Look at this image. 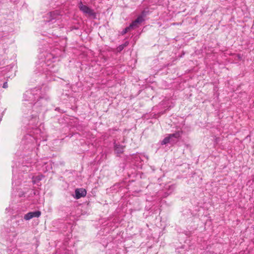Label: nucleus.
<instances>
[{
	"label": "nucleus",
	"mask_w": 254,
	"mask_h": 254,
	"mask_svg": "<svg viewBox=\"0 0 254 254\" xmlns=\"http://www.w3.org/2000/svg\"><path fill=\"white\" fill-rule=\"evenodd\" d=\"M78 7L79 9L84 14L87 15L89 16H92L94 17H95L96 13L94 10L89 8L88 6L84 5L82 2H80L79 3Z\"/></svg>",
	"instance_id": "obj_1"
},
{
	"label": "nucleus",
	"mask_w": 254,
	"mask_h": 254,
	"mask_svg": "<svg viewBox=\"0 0 254 254\" xmlns=\"http://www.w3.org/2000/svg\"><path fill=\"white\" fill-rule=\"evenodd\" d=\"M143 20L144 19L143 16L140 15L138 16V17L130 24L129 26L125 29L124 33H126L129 31L131 28H132L133 27L137 26V25L138 23H141Z\"/></svg>",
	"instance_id": "obj_2"
},
{
	"label": "nucleus",
	"mask_w": 254,
	"mask_h": 254,
	"mask_svg": "<svg viewBox=\"0 0 254 254\" xmlns=\"http://www.w3.org/2000/svg\"><path fill=\"white\" fill-rule=\"evenodd\" d=\"M41 213L40 211L30 212L25 215L24 219L26 220H28L33 217H39L41 215Z\"/></svg>",
	"instance_id": "obj_3"
},
{
	"label": "nucleus",
	"mask_w": 254,
	"mask_h": 254,
	"mask_svg": "<svg viewBox=\"0 0 254 254\" xmlns=\"http://www.w3.org/2000/svg\"><path fill=\"white\" fill-rule=\"evenodd\" d=\"M75 198L79 199L81 197L86 196L87 192L85 189H77L75 190Z\"/></svg>",
	"instance_id": "obj_4"
},
{
	"label": "nucleus",
	"mask_w": 254,
	"mask_h": 254,
	"mask_svg": "<svg viewBox=\"0 0 254 254\" xmlns=\"http://www.w3.org/2000/svg\"><path fill=\"white\" fill-rule=\"evenodd\" d=\"M124 147L120 145H115V151L118 154H121L124 151Z\"/></svg>",
	"instance_id": "obj_5"
},
{
	"label": "nucleus",
	"mask_w": 254,
	"mask_h": 254,
	"mask_svg": "<svg viewBox=\"0 0 254 254\" xmlns=\"http://www.w3.org/2000/svg\"><path fill=\"white\" fill-rule=\"evenodd\" d=\"M172 141H174L173 139H171V137L169 135H168L167 136L164 138V139L162 141L161 144L162 145H165L167 144L170 142H171Z\"/></svg>",
	"instance_id": "obj_6"
},
{
	"label": "nucleus",
	"mask_w": 254,
	"mask_h": 254,
	"mask_svg": "<svg viewBox=\"0 0 254 254\" xmlns=\"http://www.w3.org/2000/svg\"><path fill=\"white\" fill-rule=\"evenodd\" d=\"M182 131H178L174 133L169 134V135H170V136L171 137L172 139H173V138H175L178 139L181 137V136L182 135Z\"/></svg>",
	"instance_id": "obj_7"
},
{
	"label": "nucleus",
	"mask_w": 254,
	"mask_h": 254,
	"mask_svg": "<svg viewBox=\"0 0 254 254\" xmlns=\"http://www.w3.org/2000/svg\"><path fill=\"white\" fill-rule=\"evenodd\" d=\"M124 46H121L120 47V50H122V49L124 48Z\"/></svg>",
	"instance_id": "obj_8"
},
{
	"label": "nucleus",
	"mask_w": 254,
	"mask_h": 254,
	"mask_svg": "<svg viewBox=\"0 0 254 254\" xmlns=\"http://www.w3.org/2000/svg\"><path fill=\"white\" fill-rule=\"evenodd\" d=\"M6 86H7V85H6V83H4V84H3V87L5 88V87H6Z\"/></svg>",
	"instance_id": "obj_9"
},
{
	"label": "nucleus",
	"mask_w": 254,
	"mask_h": 254,
	"mask_svg": "<svg viewBox=\"0 0 254 254\" xmlns=\"http://www.w3.org/2000/svg\"><path fill=\"white\" fill-rule=\"evenodd\" d=\"M238 58H239V59H241V56H240V55H238Z\"/></svg>",
	"instance_id": "obj_10"
}]
</instances>
